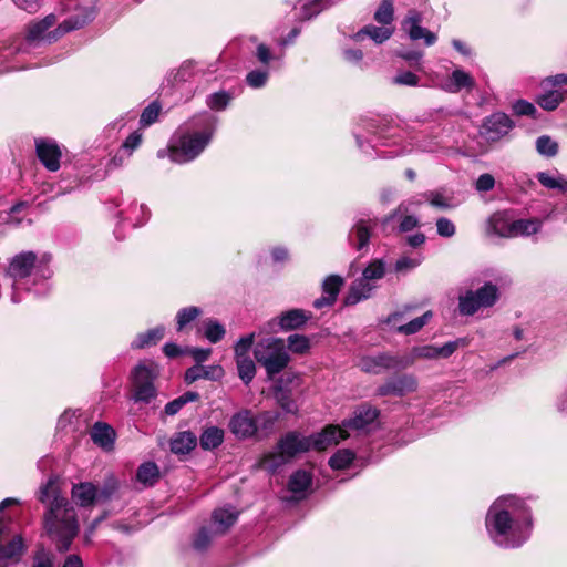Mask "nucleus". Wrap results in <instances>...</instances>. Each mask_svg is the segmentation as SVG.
I'll list each match as a JSON object with an SVG mask.
<instances>
[{"mask_svg":"<svg viewBox=\"0 0 567 567\" xmlns=\"http://www.w3.org/2000/svg\"><path fill=\"white\" fill-rule=\"evenodd\" d=\"M485 526L494 544L503 548H518L532 534L530 508L516 495H502L488 508Z\"/></svg>","mask_w":567,"mask_h":567,"instance_id":"obj_1","label":"nucleus"},{"mask_svg":"<svg viewBox=\"0 0 567 567\" xmlns=\"http://www.w3.org/2000/svg\"><path fill=\"white\" fill-rule=\"evenodd\" d=\"M38 499L44 506L42 526L45 535L60 553L68 551L80 526L75 508L60 491L58 477L52 476L40 486Z\"/></svg>","mask_w":567,"mask_h":567,"instance_id":"obj_2","label":"nucleus"},{"mask_svg":"<svg viewBox=\"0 0 567 567\" xmlns=\"http://www.w3.org/2000/svg\"><path fill=\"white\" fill-rule=\"evenodd\" d=\"M217 124L216 116L203 113L181 125L171 138L169 158L177 164L194 161L213 140Z\"/></svg>","mask_w":567,"mask_h":567,"instance_id":"obj_3","label":"nucleus"},{"mask_svg":"<svg viewBox=\"0 0 567 567\" xmlns=\"http://www.w3.org/2000/svg\"><path fill=\"white\" fill-rule=\"evenodd\" d=\"M95 17L93 8H82L75 14L56 25V16L50 13L42 19L31 20L24 27V45L39 48L56 42L66 33L83 28Z\"/></svg>","mask_w":567,"mask_h":567,"instance_id":"obj_4","label":"nucleus"},{"mask_svg":"<svg viewBox=\"0 0 567 567\" xmlns=\"http://www.w3.org/2000/svg\"><path fill=\"white\" fill-rule=\"evenodd\" d=\"M50 261V254L44 252L38 256L32 250H24L10 258L6 276L13 280V288L18 282L30 278L33 274L48 279L52 275V271L48 268Z\"/></svg>","mask_w":567,"mask_h":567,"instance_id":"obj_5","label":"nucleus"},{"mask_svg":"<svg viewBox=\"0 0 567 567\" xmlns=\"http://www.w3.org/2000/svg\"><path fill=\"white\" fill-rule=\"evenodd\" d=\"M308 451H310L308 436L291 431L278 441L274 451L262 457L261 466L269 472H275L278 467Z\"/></svg>","mask_w":567,"mask_h":567,"instance_id":"obj_6","label":"nucleus"},{"mask_svg":"<svg viewBox=\"0 0 567 567\" xmlns=\"http://www.w3.org/2000/svg\"><path fill=\"white\" fill-rule=\"evenodd\" d=\"M254 355L270 378L280 373L290 360L284 339L275 337L259 340L255 346Z\"/></svg>","mask_w":567,"mask_h":567,"instance_id":"obj_7","label":"nucleus"},{"mask_svg":"<svg viewBox=\"0 0 567 567\" xmlns=\"http://www.w3.org/2000/svg\"><path fill=\"white\" fill-rule=\"evenodd\" d=\"M159 373L158 365L153 361L140 362L132 371L133 398L136 402L148 403L156 396L154 381Z\"/></svg>","mask_w":567,"mask_h":567,"instance_id":"obj_8","label":"nucleus"},{"mask_svg":"<svg viewBox=\"0 0 567 567\" xmlns=\"http://www.w3.org/2000/svg\"><path fill=\"white\" fill-rule=\"evenodd\" d=\"M499 299V289L492 282H485L476 290H468L458 298V311L462 316H473L480 309L493 307Z\"/></svg>","mask_w":567,"mask_h":567,"instance_id":"obj_9","label":"nucleus"},{"mask_svg":"<svg viewBox=\"0 0 567 567\" xmlns=\"http://www.w3.org/2000/svg\"><path fill=\"white\" fill-rule=\"evenodd\" d=\"M23 549V539L12 534L11 522L0 517V567H16Z\"/></svg>","mask_w":567,"mask_h":567,"instance_id":"obj_10","label":"nucleus"},{"mask_svg":"<svg viewBox=\"0 0 567 567\" xmlns=\"http://www.w3.org/2000/svg\"><path fill=\"white\" fill-rule=\"evenodd\" d=\"M311 318V312L302 309H290L267 322L269 332L296 330L303 327Z\"/></svg>","mask_w":567,"mask_h":567,"instance_id":"obj_11","label":"nucleus"},{"mask_svg":"<svg viewBox=\"0 0 567 567\" xmlns=\"http://www.w3.org/2000/svg\"><path fill=\"white\" fill-rule=\"evenodd\" d=\"M35 151L39 161L50 172L59 171L62 151L59 144L50 138L35 140Z\"/></svg>","mask_w":567,"mask_h":567,"instance_id":"obj_12","label":"nucleus"},{"mask_svg":"<svg viewBox=\"0 0 567 567\" xmlns=\"http://www.w3.org/2000/svg\"><path fill=\"white\" fill-rule=\"evenodd\" d=\"M417 389V380L412 374H401L388 379L377 390L378 395H396L404 396L409 393L415 392Z\"/></svg>","mask_w":567,"mask_h":567,"instance_id":"obj_13","label":"nucleus"},{"mask_svg":"<svg viewBox=\"0 0 567 567\" xmlns=\"http://www.w3.org/2000/svg\"><path fill=\"white\" fill-rule=\"evenodd\" d=\"M421 22V13L416 10H410L402 21V29L409 34L411 40L416 41L423 39L425 45L431 47L436 42L437 37L435 33L423 28Z\"/></svg>","mask_w":567,"mask_h":567,"instance_id":"obj_14","label":"nucleus"},{"mask_svg":"<svg viewBox=\"0 0 567 567\" xmlns=\"http://www.w3.org/2000/svg\"><path fill=\"white\" fill-rule=\"evenodd\" d=\"M466 344L465 339H456L454 341H449L442 347H436L432 344L426 346H416L413 347V355L416 357V360H436L440 358H449L451 357L460 347Z\"/></svg>","mask_w":567,"mask_h":567,"instance_id":"obj_15","label":"nucleus"},{"mask_svg":"<svg viewBox=\"0 0 567 567\" xmlns=\"http://www.w3.org/2000/svg\"><path fill=\"white\" fill-rule=\"evenodd\" d=\"M513 128V122L504 113H494L487 117L482 126L481 134L488 141H498Z\"/></svg>","mask_w":567,"mask_h":567,"instance_id":"obj_16","label":"nucleus"},{"mask_svg":"<svg viewBox=\"0 0 567 567\" xmlns=\"http://www.w3.org/2000/svg\"><path fill=\"white\" fill-rule=\"evenodd\" d=\"M347 437H349L348 431L344 427L337 425H329L320 433L308 436L310 441V450L315 449L317 451H323Z\"/></svg>","mask_w":567,"mask_h":567,"instance_id":"obj_17","label":"nucleus"},{"mask_svg":"<svg viewBox=\"0 0 567 567\" xmlns=\"http://www.w3.org/2000/svg\"><path fill=\"white\" fill-rule=\"evenodd\" d=\"M229 429L237 439L251 437L258 432V425L251 411L241 410L229 421Z\"/></svg>","mask_w":567,"mask_h":567,"instance_id":"obj_18","label":"nucleus"},{"mask_svg":"<svg viewBox=\"0 0 567 567\" xmlns=\"http://www.w3.org/2000/svg\"><path fill=\"white\" fill-rule=\"evenodd\" d=\"M375 226V221L372 219H358L352 226L348 239L349 243L357 249L361 250L368 246L371 231Z\"/></svg>","mask_w":567,"mask_h":567,"instance_id":"obj_19","label":"nucleus"},{"mask_svg":"<svg viewBox=\"0 0 567 567\" xmlns=\"http://www.w3.org/2000/svg\"><path fill=\"white\" fill-rule=\"evenodd\" d=\"M432 316V311H426L421 317H417L408 323L398 324L401 321L403 313L394 312L388 317L386 322L392 324L398 332L409 336L419 332L429 322Z\"/></svg>","mask_w":567,"mask_h":567,"instance_id":"obj_20","label":"nucleus"},{"mask_svg":"<svg viewBox=\"0 0 567 567\" xmlns=\"http://www.w3.org/2000/svg\"><path fill=\"white\" fill-rule=\"evenodd\" d=\"M379 415V411L371 405H360L354 412L353 416L343 422V427L352 430H364L368 425L373 423Z\"/></svg>","mask_w":567,"mask_h":567,"instance_id":"obj_21","label":"nucleus"},{"mask_svg":"<svg viewBox=\"0 0 567 567\" xmlns=\"http://www.w3.org/2000/svg\"><path fill=\"white\" fill-rule=\"evenodd\" d=\"M377 287V284L367 281L363 277L355 279L350 286L344 303L347 306H353L370 298Z\"/></svg>","mask_w":567,"mask_h":567,"instance_id":"obj_22","label":"nucleus"},{"mask_svg":"<svg viewBox=\"0 0 567 567\" xmlns=\"http://www.w3.org/2000/svg\"><path fill=\"white\" fill-rule=\"evenodd\" d=\"M197 75L196 63L194 61L183 62L178 69L172 70L167 76V83L173 87H179L181 85L192 81Z\"/></svg>","mask_w":567,"mask_h":567,"instance_id":"obj_23","label":"nucleus"},{"mask_svg":"<svg viewBox=\"0 0 567 567\" xmlns=\"http://www.w3.org/2000/svg\"><path fill=\"white\" fill-rule=\"evenodd\" d=\"M224 375V370L220 365H194L186 370L185 382L193 383L199 379L219 380Z\"/></svg>","mask_w":567,"mask_h":567,"instance_id":"obj_24","label":"nucleus"},{"mask_svg":"<svg viewBox=\"0 0 567 567\" xmlns=\"http://www.w3.org/2000/svg\"><path fill=\"white\" fill-rule=\"evenodd\" d=\"M71 496L72 499L82 507L91 506L94 502L99 501L97 487L89 482L74 484Z\"/></svg>","mask_w":567,"mask_h":567,"instance_id":"obj_25","label":"nucleus"},{"mask_svg":"<svg viewBox=\"0 0 567 567\" xmlns=\"http://www.w3.org/2000/svg\"><path fill=\"white\" fill-rule=\"evenodd\" d=\"M474 86V79L461 69L454 70L449 80L443 84V89L450 93H457L463 89L472 90Z\"/></svg>","mask_w":567,"mask_h":567,"instance_id":"obj_26","label":"nucleus"},{"mask_svg":"<svg viewBox=\"0 0 567 567\" xmlns=\"http://www.w3.org/2000/svg\"><path fill=\"white\" fill-rule=\"evenodd\" d=\"M393 33V27H385L382 24L381 27H377L373 24H369L354 34V40L361 41L363 40L364 37H369L374 43L381 44L389 40Z\"/></svg>","mask_w":567,"mask_h":567,"instance_id":"obj_27","label":"nucleus"},{"mask_svg":"<svg viewBox=\"0 0 567 567\" xmlns=\"http://www.w3.org/2000/svg\"><path fill=\"white\" fill-rule=\"evenodd\" d=\"M360 368L362 371L379 374L384 370H391L390 354L380 353L378 355L364 357L360 361Z\"/></svg>","mask_w":567,"mask_h":567,"instance_id":"obj_28","label":"nucleus"},{"mask_svg":"<svg viewBox=\"0 0 567 567\" xmlns=\"http://www.w3.org/2000/svg\"><path fill=\"white\" fill-rule=\"evenodd\" d=\"M312 483L311 475L305 470L295 472L288 482V487L298 498H303Z\"/></svg>","mask_w":567,"mask_h":567,"instance_id":"obj_29","label":"nucleus"},{"mask_svg":"<svg viewBox=\"0 0 567 567\" xmlns=\"http://www.w3.org/2000/svg\"><path fill=\"white\" fill-rule=\"evenodd\" d=\"M196 444V435L190 431H183L172 437L171 451L174 454H187L195 449Z\"/></svg>","mask_w":567,"mask_h":567,"instance_id":"obj_30","label":"nucleus"},{"mask_svg":"<svg viewBox=\"0 0 567 567\" xmlns=\"http://www.w3.org/2000/svg\"><path fill=\"white\" fill-rule=\"evenodd\" d=\"M115 433L111 426L104 423H95L91 430L92 441L104 450H110L114 443Z\"/></svg>","mask_w":567,"mask_h":567,"instance_id":"obj_31","label":"nucleus"},{"mask_svg":"<svg viewBox=\"0 0 567 567\" xmlns=\"http://www.w3.org/2000/svg\"><path fill=\"white\" fill-rule=\"evenodd\" d=\"M164 334L165 327L157 326L145 332L138 333L136 338L132 341L131 347L133 349H143L146 347L154 346L164 338Z\"/></svg>","mask_w":567,"mask_h":567,"instance_id":"obj_32","label":"nucleus"},{"mask_svg":"<svg viewBox=\"0 0 567 567\" xmlns=\"http://www.w3.org/2000/svg\"><path fill=\"white\" fill-rule=\"evenodd\" d=\"M238 517V512L233 507H223L214 511L213 523L216 526L217 533H225L231 525L235 524Z\"/></svg>","mask_w":567,"mask_h":567,"instance_id":"obj_33","label":"nucleus"},{"mask_svg":"<svg viewBox=\"0 0 567 567\" xmlns=\"http://www.w3.org/2000/svg\"><path fill=\"white\" fill-rule=\"evenodd\" d=\"M225 432L218 426L206 427L199 437V445L205 451L217 449L224 442Z\"/></svg>","mask_w":567,"mask_h":567,"instance_id":"obj_34","label":"nucleus"},{"mask_svg":"<svg viewBox=\"0 0 567 567\" xmlns=\"http://www.w3.org/2000/svg\"><path fill=\"white\" fill-rule=\"evenodd\" d=\"M158 478L159 468L154 462H145L136 471V481L144 487L153 486Z\"/></svg>","mask_w":567,"mask_h":567,"instance_id":"obj_35","label":"nucleus"},{"mask_svg":"<svg viewBox=\"0 0 567 567\" xmlns=\"http://www.w3.org/2000/svg\"><path fill=\"white\" fill-rule=\"evenodd\" d=\"M204 337L212 343H217L226 334L225 327L215 319L207 318L202 322Z\"/></svg>","mask_w":567,"mask_h":567,"instance_id":"obj_36","label":"nucleus"},{"mask_svg":"<svg viewBox=\"0 0 567 567\" xmlns=\"http://www.w3.org/2000/svg\"><path fill=\"white\" fill-rule=\"evenodd\" d=\"M566 92L559 90H548L537 97L538 105L546 111L556 110L565 100Z\"/></svg>","mask_w":567,"mask_h":567,"instance_id":"obj_37","label":"nucleus"},{"mask_svg":"<svg viewBox=\"0 0 567 567\" xmlns=\"http://www.w3.org/2000/svg\"><path fill=\"white\" fill-rule=\"evenodd\" d=\"M542 223L538 219H517L512 221L513 237L529 236L540 229Z\"/></svg>","mask_w":567,"mask_h":567,"instance_id":"obj_38","label":"nucleus"},{"mask_svg":"<svg viewBox=\"0 0 567 567\" xmlns=\"http://www.w3.org/2000/svg\"><path fill=\"white\" fill-rule=\"evenodd\" d=\"M203 313L202 309L196 306L185 307L176 313V329L183 331L190 322Z\"/></svg>","mask_w":567,"mask_h":567,"instance_id":"obj_39","label":"nucleus"},{"mask_svg":"<svg viewBox=\"0 0 567 567\" xmlns=\"http://www.w3.org/2000/svg\"><path fill=\"white\" fill-rule=\"evenodd\" d=\"M373 19L382 25L392 27L394 21L393 0H382L374 12Z\"/></svg>","mask_w":567,"mask_h":567,"instance_id":"obj_40","label":"nucleus"},{"mask_svg":"<svg viewBox=\"0 0 567 567\" xmlns=\"http://www.w3.org/2000/svg\"><path fill=\"white\" fill-rule=\"evenodd\" d=\"M489 226L492 231L499 237H513L512 223H509L502 214L493 215L489 219Z\"/></svg>","mask_w":567,"mask_h":567,"instance_id":"obj_41","label":"nucleus"},{"mask_svg":"<svg viewBox=\"0 0 567 567\" xmlns=\"http://www.w3.org/2000/svg\"><path fill=\"white\" fill-rule=\"evenodd\" d=\"M198 399H199V394L197 392L187 391L184 394H182L181 396L176 398L175 400L168 402L165 405V413L167 415H175L181 411V409L186 403L197 401Z\"/></svg>","mask_w":567,"mask_h":567,"instance_id":"obj_42","label":"nucleus"},{"mask_svg":"<svg viewBox=\"0 0 567 567\" xmlns=\"http://www.w3.org/2000/svg\"><path fill=\"white\" fill-rule=\"evenodd\" d=\"M238 375L245 384H249L256 374V365L251 358L236 360Z\"/></svg>","mask_w":567,"mask_h":567,"instance_id":"obj_43","label":"nucleus"},{"mask_svg":"<svg viewBox=\"0 0 567 567\" xmlns=\"http://www.w3.org/2000/svg\"><path fill=\"white\" fill-rule=\"evenodd\" d=\"M385 275V264L381 259L373 260L363 270L362 276L367 281L377 284Z\"/></svg>","mask_w":567,"mask_h":567,"instance_id":"obj_44","label":"nucleus"},{"mask_svg":"<svg viewBox=\"0 0 567 567\" xmlns=\"http://www.w3.org/2000/svg\"><path fill=\"white\" fill-rule=\"evenodd\" d=\"M537 152L545 157H554L558 153V143L548 135H542L536 140Z\"/></svg>","mask_w":567,"mask_h":567,"instance_id":"obj_45","label":"nucleus"},{"mask_svg":"<svg viewBox=\"0 0 567 567\" xmlns=\"http://www.w3.org/2000/svg\"><path fill=\"white\" fill-rule=\"evenodd\" d=\"M354 458V453L351 450H338L329 460V465L333 470H343L348 467Z\"/></svg>","mask_w":567,"mask_h":567,"instance_id":"obj_46","label":"nucleus"},{"mask_svg":"<svg viewBox=\"0 0 567 567\" xmlns=\"http://www.w3.org/2000/svg\"><path fill=\"white\" fill-rule=\"evenodd\" d=\"M233 96L226 91L215 92L209 94L206 99V104L210 110L223 111L225 110Z\"/></svg>","mask_w":567,"mask_h":567,"instance_id":"obj_47","label":"nucleus"},{"mask_svg":"<svg viewBox=\"0 0 567 567\" xmlns=\"http://www.w3.org/2000/svg\"><path fill=\"white\" fill-rule=\"evenodd\" d=\"M256 334L249 333L247 336L241 337L234 347L235 360L241 358H250L249 351L255 342Z\"/></svg>","mask_w":567,"mask_h":567,"instance_id":"obj_48","label":"nucleus"},{"mask_svg":"<svg viewBox=\"0 0 567 567\" xmlns=\"http://www.w3.org/2000/svg\"><path fill=\"white\" fill-rule=\"evenodd\" d=\"M279 415L274 412H262L255 416L256 424L258 425V431L264 432L266 435L270 433L278 420Z\"/></svg>","mask_w":567,"mask_h":567,"instance_id":"obj_49","label":"nucleus"},{"mask_svg":"<svg viewBox=\"0 0 567 567\" xmlns=\"http://www.w3.org/2000/svg\"><path fill=\"white\" fill-rule=\"evenodd\" d=\"M287 342L289 350L298 354L306 353L310 348V341L303 334H291L288 337Z\"/></svg>","mask_w":567,"mask_h":567,"instance_id":"obj_50","label":"nucleus"},{"mask_svg":"<svg viewBox=\"0 0 567 567\" xmlns=\"http://www.w3.org/2000/svg\"><path fill=\"white\" fill-rule=\"evenodd\" d=\"M538 182L546 188L549 189H561L563 192H567V181L561 178H557L549 173L540 172L537 174Z\"/></svg>","mask_w":567,"mask_h":567,"instance_id":"obj_51","label":"nucleus"},{"mask_svg":"<svg viewBox=\"0 0 567 567\" xmlns=\"http://www.w3.org/2000/svg\"><path fill=\"white\" fill-rule=\"evenodd\" d=\"M342 285V277L338 275H330L324 279L322 284L323 293L336 300Z\"/></svg>","mask_w":567,"mask_h":567,"instance_id":"obj_52","label":"nucleus"},{"mask_svg":"<svg viewBox=\"0 0 567 567\" xmlns=\"http://www.w3.org/2000/svg\"><path fill=\"white\" fill-rule=\"evenodd\" d=\"M322 0H300V18L303 20L311 19L322 11Z\"/></svg>","mask_w":567,"mask_h":567,"instance_id":"obj_53","label":"nucleus"},{"mask_svg":"<svg viewBox=\"0 0 567 567\" xmlns=\"http://www.w3.org/2000/svg\"><path fill=\"white\" fill-rule=\"evenodd\" d=\"M416 361V357L413 355V348L402 355H391L390 364L391 370H404L412 367Z\"/></svg>","mask_w":567,"mask_h":567,"instance_id":"obj_54","label":"nucleus"},{"mask_svg":"<svg viewBox=\"0 0 567 567\" xmlns=\"http://www.w3.org/2000/svg\"><path fill=\"white\" fill-rule=\"evenodd\" d=\"M268 79V70H252L246 75V83L252 89H260L266 85Z\"/></svg>","mask_w":567,"mask_h":567,"instance_id":"obj_55","label":"nucleus"},{"mask_svg":"<svg viewBox=\"0 0 567 567\" xmlns=\"http://www.w3.org/2000/svg\"><path fill=\"white\" fill-rule=\"evenodd\" d=\"M159 112H161V105L157 102H152L150 105H147L143 110V112L141 114V118H140V124L142 126L152 125L153 123L156 122V120L159 115Z\"/></svg>","mask_w":567,"mask_h":567,"instance_id":"obj_56","label":"nucleus"},{"mask_svg":"<svg viewBox=\"0 0 567 567\" xmlns=\"http://www.w3.org/2000/svg\"><path fill=\"white\" fill-rule=\"evenodd\" d=\"M212 539H213V536L210 535L208 529L203 527L196 534V536L193 540V547L197 551H204L209 547Z\"/></svg>","mask_w":567,"mask_h":567,"instance_id":"obj_57","label":"nucleus"},{"mask_svg":"<svg viewBox=\"0 0 567 567\" xmlns=\"http://www.w3.org/2000/svg\"><path fill=\"white\" fill-rule=\"evenodd\" d=\"M513 111L517 115H526L530 117H535L537 110L535 105L525 100H518L513 104Z\"/></svg>","mask_w":567,"mask_h":567,"instance_id":"obj_58","label":"nucleus"},{"mask_svg":"<svg viewBox=\"0 0 567 567\" xmlns=\"http://www.w3.org/2000/svg\"><path fill=\"white\" fill-rule=\"evenodd\" d=\"M436 230L441 237L450 238L455 234V225L445 217H440L436 220Z\"/></svg>","mask_w":567,"mask_h":567,"instance_id":"obj_59","label":"nucleus"},{"mask_svg":"<svg viewBox=\"0 0 567 567\" xmlns=\"http://www.w3.org/2000/svg\"><path fill=\"white\" fill-rule=\"evenodd\" d=\"M421 264L420 258H411V257H401L395 262V271L396 272H408L414 268H416Z\"/></svg>","mask_w":567,"mask_h":567,"instance_id":"obj_60","label":"nucleus"},{"mask_svg":"<svg viewBox=\"0 0 567 567\" xmlns=\"http://www.w3.org/2000/svg\"><path fill=\"white\" fill-rule=\"evenodd\" d=\"M393 83L399 85L416 86L419 84V76L411 71H403L395 75Z\"/></svg>","mask_w":567,"mask_h":567,"instance_id":"obj_61","label":"nucleus"},{"mask_svg":"<svg viewBox=\"0 0 567 567\" xmlns=\"http://www.w3.org/2000/svg\"><path fill=\"white\" fill-rule=\"evenodd\" d=\"M134 212H138V216H136V218H133V226L134 227H138V226H142L144 225L148 218H150V215H151V212L148 209V207L144 204H134L132 205L131 207Z\"/></svg>","mask_w":567,"mask_h":567,"instance_id":"obj_62","label":"nucleus"},{"mask_svg":"<svg viewBox=\"0 0 567 567\" xmlns=\"http://www.w3.org/2000/svg\"><path fill=\"white\" fill-rule=\"evenodd\" d=\"M116 489H117L116 481L114 478H110L102 488H100V489L97 488V492H99L97 499L103 501V502L110 499Z\"/></svg>","mask_w":567,"mask_h":567,"instance_id":"obj_63","label":"nucleus"},{"mask_svg":"<svg viewBox=\"0 0 567 567\" xmlns=\"http://www.w3.org/2000/svg\"><path fill=\"white\" fill-rule=\"evenodd\" d=\"M475 185L478 192H488L494 188L495 179L491 174L485 173L478 176Z\"/></svg>","mask_w":567,"mask_h":567,"instance_id":"obj_64","label":"nucleus"}]
</instances>
